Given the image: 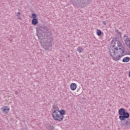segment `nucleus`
<instances>
[{"label": "nucleus", "instance_id": "obj_15", "mask_svg": "<svg viewBox=\"0 0 130 130\" xmlns=\"http://www.w3.org/2000/svg\"><path fill=\"white\" fill-rule=\"evenodd\" d=\"M38 27H41V26L38 25L37 26V33H38V34H39V33H40V32L38 31H40V30H39V29H38Z\"/></svg>", "mask_w": 130, "mask_h": 130}, {"label": "nucleus", "instance_id": "obj_2", "mask_svg": "<svg viewBox=\"0 0 130 130\" xmlns=\"http://www.w3.org/2000/svg\"><path fill=\"white\" fill-rule=\"evenodd\" d=\"M39 31L41 32L40 33H37V36L40 40H45L46 41V43L45 44V46H46V48H49V47H52V41H53V37H52V34L51 31L48 29L47 26H38Z\"/></svg>", "mask_w": 130, "mask_h": 130}, {"label": "nucleus", "instance_id": "obj_23", "mask_svg": "<svg viewBox=\"0 0 130 130\" xmlns=\"http://www.w3.org/2000/svg\"><path fill=\"white\" fill-rule=\"evenodd\" d=\"M129 54V55H130V54Z\"/></svg>", "mask_w": 130, "mask_h": 130}, {"label": "nucleus", "instance_id": "obj_22", "mask_svg": "<svg viewBox=\"0 0 130 130\" xmlns=\"http://www.w3.org/2000/svg\"><path fill=\"white\" fill-rule=\"evenodd\" d=\"M20 20H22V18H20Z\"/></svg>", "mask_w": 130, "mask_h": 130}, {"label": "nucleus", "instance_id": "obj_5", "mask_svg": "<svg viewBox=\"0 0 130 130\" xmlns=\"http://www.w3.org/2000/svg\"><path fill=\"white\" fill-rule=\"evenodd\" d=\"M1 110L3 113H4V114H7V113H9L10 108H9V107L8 106H4V107L2 108Z\"/></svg>", "mask_w": 130, "mask_h": 130}, {"label": "nucleus", "instance_id": "obj_16", "mask_svg": "<svg viewBox=\"0 0 130 130\" xmlns=\"http://www.w3.org/2000/svg\"><path fill=\"white\" fill-rule=\"evenodd\" d=\"M123 37L125 38V39H126V38H128V36H127V35H124Z\"/></svg>", "mask_w": 130, "mask_h": 130}, {"label": "nucleus", "instance_id": "obj_4", "mask_svg": "<svg viewBox=\"0 0 130 130\" xmlns=\"http://www.w3.org/2000/svg\"><path fill=\"white\" fill-rule=\"evenodd\" d=\"M52 108L53 110L52 112V116L53 119L57 121H62V120H61V117H60V115L59 114V110L57 109L58 108L55 106V105H53Z\"/></svg>", "mask_w": 130, "mask_h": 130}, {"label": "nucleus", "instance_id": "obj_11", "mask_svg": "<svg viewBox=\"0 0 130 130\" xmlns=\"http://www.w3.org/2000/svg\"><path fill=\"white\" fill-rule=\"evenodd\" d=\"M77 51L78 52H79V53H82V52L84 51V49H83V48L81 47H78V48H77Z\"/></svg>", "mask_w": 130, "mask_h": 130}, {"label": "nucleus", "instance_id": "obj_10", "mask_svg": "<svg viewBox=\"0 0 130 130\" xmlns=\"http://www.w3.org/2000/svg\"><path fill=\"white\" fill-rule=\"evenodd\" d=\"M130 60V58L129 57H125L123 58L122 59V62H128Z\"/></svg>", "mask_w": 130, "mask_h": 130}, {"label": "nucleus", "instance_id": "obj_8", "mask_svg": "<svg viewBox=\"0 0 130 130\" xmlns=\"http://www.w3.org/2000/svg\"><path fill=\"white\" fill-rule=\"evenodd\" d=\"M125 44L127 46L128 48H129L130 49V39L129 38H127L125 40Z\"/></svg>", "mask_w": 130, "mask_h": 130}, {"label": "nucleus", "instance_id": "obj_13", "mask_svg": "<svg viewBox=\"0 0 130 130\" xmlns=\"http://www.w3.org/2000/svg\"><path fill=\"white\" fill-rule=\"evenodd\" d=\"M116 32L117 35H118V36H119V37H121V34H122L121 32L119 31L118 30H117Z\"/></svg>", "mask_w": 130, "mask_h": 130}, {"label": "nucleus", "instance_id": "obj_18", "mask_svg": "<svg viewBox=\"0 0 130 130\" xmlns=\"http://www.w3.org/2000/svg\"><path fill=\"white\" fill-rule=\"evenodd\" d=\"M103 24H104V25H105V26H106V21H103Z\"/></svg>", "mask_w": 130, "mask_h": 130}, {"label": "nucleus", "instance_id": "obj_1", "mask_svg": "<svg viewBox=\"0 0 130 130\" xmlns=\"http://www.w3.org/2000/svg\"><path fill=\"white\" fill-rule=\"evenodd\" d=\"M111 44L112 47L110 48L109 52L110 56H111L113 60H119L123 56L126 54V52L124 51V48L122 44L117 40V38H113Z\"/></svg>", "mask_w": 130, "mask_h": 130}, {"label": "nucleus", "instance_id": "obj_14", "mask_svg": "<svg viewBox=\"0 0 130 130\" xmlns=\"http://www.w3.org/2000/svg\"><path fill=\"white\" fill-rule=\"evenodd\" d=\"M31 19H36L37 18V15L36 14H31Z\"/></svg>", "mask_w": 130, "mask_h": 130}, {"label": "nucleus", "instance_id": "obj_3", "mask_svg": "<svg viewBox=\"0 0 130 130\" xmlns=\"http://www.w3.org/2000/svg\"><path fill=\"white\" fill-rule=\"evenodd\" d=\"M118 114L119 119L124 121L121 123V125L124 127H130L129 113L126 112L124 108H121L118 111Z\"/></svg>", "mask_w": 130, "mask_h": 130}, {"label": "nucleus", "instance_id": "obj_21", "mask_svg": "<svg viewBox=\"0 0 130 130\" xmlns=\"http://www.w3.org/2000/svg\"><path fill=\"white\" fill-rule=\"evenodd\" d=\"M24 130H28L26 128H24Z\"/></svg>", "mask_w": 130, "mask_h": 130}, {"label": "nucleus", "instance_id": "obj_7", "mask_svg": "<svg viewBox=\"0 0 130 130\" xmlns=\"http://www.w3.org/2000/svg\"><path fill=\"white\" fill-rule=\"evenodd\" d=\"M71 89L73 91H75L76 89H77V84L75 83H71L70 85Z\"/></svg>", "mask_w": 130, "mask_h": 130}, {"label": "nucleus", "instance_id": "obj_12", "mask_svg": "<svg viewBox=\"0 0 130 130\" xmlns=\"http://www.w3.org/2000/svg\"><path fill=\"white\" fill-rule=\"evenodd\" d=\"M96 35L98 36H101L102 35V31L100 29L96 30Z\"/></svg>", "mask_w": 130, "mask_h": 130}, {"label": "nucleus", "instance_id": "obj_20", "mask_svg": "<svg viewBox=\"0 0 130 130\" xmlns=\"http://www.w3.org/2000/svg\"><path fill=\"white\" fill-rule=\"evenodd\" d=\"M68 57H71V56L70 55H68Z\"/></svg>", "mask_w": 130, "mask_h": 130}, {"label": "nucleus", "instance_id": "obj_6", "mask_svg": "<svg viewBox=\"0 0 130 130\" xmlns=\"http://www.w3.org/2000/svg\"><path fill=\"white\" fill-rule=\"evenodd\" d=\"M59 113L61 117V120H63V118L64 117L63 115H66V111L63 109H61L60 111L59 110Z\"/></svg>", "mask_w": 130, "mask_h": 130}, {"label": "nucleus", "instance_id": "obj_17", "mask_svg": "<svg viewBox=\"0 0 130 130\" xmlns=\"http://www.w3.org/2000/svg\"><path fill=\"white\" fill-rule=\"evenodd\" d=\"M18 15H21V12H18L17 13V17L18 18H20V16Z\"/></svg>", "mask_w": 130, "mask_h": 130}, {"label": "nucleus", "instance_id": "obj_19", "mask_svg": "<svg viewBox=\"0 0 130 130\" xmlns=\"http://www.w3.org/2000/svg\"><path fill=\"white\" fill-rule=\"evenodd\" d=\"M15 94L16 95H17V94H18V91H16L15 92Z\"/></svg>", "mask_w": 130, "mask_h": 130}, {"label": "nucleus", "instance_id": "obj_9", "mask_svg": "<svg viewBox=\"0 0 130 130\" xmlns=\"http://www.w3.org/2000/svg\"><path fill=\"white\" fill-rule=\"evenodd\" d=\"M31 24L32 25H37V24H38V20L37 18L32 19L31 20Z\"/></svg>", "mask_w": 130, "mask_h": 130}]
</instances>
